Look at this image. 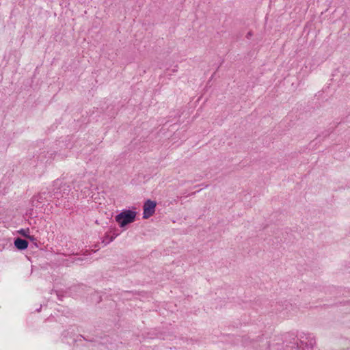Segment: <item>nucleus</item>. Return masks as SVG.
Masks as SVG:
<instances>
[{"label": "nucleus", "mask_w": 350, "mask_h": 350, "mask_svg": "<svg viewBox=\"0 0 350 350\" xmlns=\"http://www.w3.org/2000/svg\"><path fill=\"white\" fill-rule=\"evenodd\" d=\"M19 233L23 235V237H25L26 238L30 239L31 241H33L34 238L33 237H31L29 235V230L28 229H21L19 230Z\"/></svg>", "instance_id": "5"}, {"label": "nucleus", "mask_w": 350, "mask_h": 350, "mask_svg": "<svg viewBox=\"0 0 350 350\" xmlns=\"http://www.w3.org/2000/svg\"><path fill=\"white\" fill-rule=\"evenodd\" d=\"M315 344L314 338H309L307 341L301 340L299 346V350H312Z\"/></svg>", "instance_id": "3"}, {"label": "nucleus", "mask_w": 350, "mask_h": 350, "mask_svg": "<svg viewBox=\"0 0 350 350\" xmlns=\"http://www.w3.org/2000/svg\"><path fill=\"white\" fill-rule=\"evenodd\" d=\"M136 216L137 212L135 208L124 209L116 216L115 219L120 227L123 228L126 225L134 222Z\"/></svg>", "instance_id": "1"}, {"label": "nucleus", "mask_w": 350, "mask_h": 350, "mask_svg": "<svg viewBox=\"0 0 350 350\" xmlns=\"http://www.w3.org/2000/svg\"><path fill=\"white\" fill-rule=\"evenodd\" d=\"M157 203L154 201L148 200L145 202L143 207V217L148 219L154 215Z\"/></svg>", "instance_id": "2"}, {"label": "nucleus", "mask_w": 350, "mask_h": 350, "mask_svg": "<svg viewBox=\"0 0 350 350\" xmlns=\"http://www.w3.org/2000/svg\"><path fill=\"white\" fill-rule=\"evenodd\" d=\"M14 245L18 250H25L28 247V242L24 239L18 238L14 241Z\"/></svg>", "instance_id": "4"}]
</instances>
